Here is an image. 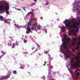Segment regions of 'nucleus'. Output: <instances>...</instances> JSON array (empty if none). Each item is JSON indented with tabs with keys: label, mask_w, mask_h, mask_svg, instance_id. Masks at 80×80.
Here are the masks:
<instances>
[{
	"label": "nucleus",
	"mask_w": 80,
	"mask_h": 80,
	"mask_svg": "<svg viewBox=\"0 0 80 80\" xmlns=\"http://www.w3.org/2000/svg\"><path fill=\"white\" fill-rule=\"evenodd\" d=\"M64 38H62V42L63 43L62 44V45L63 46V48H64L67 49L68 48V47H67L66 46L67 43V42L65 40H70L71 39L70 38H68L67 37V35H65L64 36Z\"/></svg>",
	"instance_id": "obj_1"
},
{
	"label": "nucleus",
	"mask_w": 80,
	"mask_h": 80,
	"mask_svg": "<svg viewBox=\"0 0 80 80\" xmlns=\"http://www.w3.org/2000/svg\"><path fill=\"white\" fill-rule=\"evenodd\" d=\"M9 10V6L8 4H3L0 5V10Z\"/></svg>",
	"instance_id": "obj_2"
},
{
	"label": "nucleus",
	"mask_w": 80,
	"mask_h": 80,
	"mask_svg": "<svg viewBox=\"0 0 80 80\" xmlns=\"http://www.w3.org/2000/svg\"><path fill=\"white\" fill-rule=\"evenodd\" d=\"M78 26H79V23L77 22H74L73 24L71 26V28H76V30H75V31L77 32L78 30Z\"/></svg>",
	"instance_id": "obj_3"
},
{
	"label": "nucleus",
	"mask_w": 80,
	"mask_h": 80,
	"mask_svg": "<svg viewBox=\"0 0 80 80\" xmlns=\"http://www.w3.org/2000/svg\"><path fill=\"white\" fill-rule=\"evenodd\" d=\"M68 22V20L67 19H66L65 21L63 22V23L65 25L66 28H70V25L67 23Z\"/></svg>",
	"instance_id": "obj_4"
},
{
	"label": "nucleus",
	"mask_w": 80,
	"mask_h": 80,
	"mask_svg": "<svg viewBox=\"0 0 80 80\" xmlns=\"http://www.w3.org/2000/svg\"><path fill=\"white\" fill-rule=\"evenodd\" d=\"M9 77H10V76L8 75H7L6 76H2L0 77V80H7V79H8Z\"/></svg>",
	"instance_id": "obj_5"
},
{
	"label": "nucleus",
	"mask_w": 80,
	"mask_h": 80,
	"mask_svg": "<svg viewBox=\"0 0 80 80\" xmlns=\"http://www.w3.org/2000/svg\"><path fill=\"white\" fill-rule=\"evenodd\" d=\"M74 58L76 60V62L77 63V64L79 65L80 63V62H79V61H78V60H80V58H79L78 56H75V57H74Z\"/></svg>",
	"instance_id": "obj_6"
},
{
	"label": "nucleus",
	"mask_w": 80,
	"mask_h": 80,
	"mask_svg": "<svg viewBox=\"0 0 80 80\" xmlns=\"http://www.w3.org/2000/svg\"><path fill=\"white\" fill-rule=\"evenodd\" d=\"M79 48L80 47L79 46H77L76 47V48H74V49L72 48V52H75V51H76V50H80L79 49Z\"/></svg>",
	"instance_id": "obj_7"
},
{
	"label": "nucleus",
	"mask_w": 80,
	"mask_h": 80,
	"mask_svg": "<svg viewBox=\"0 0 80 80\" xmlns=\"http://www.w3.org/2000/svg\"><path fill=\"white\" fill-rule=\"evenodd\" d=\"M77 38H72V41H71V45H74L75 44V42H76Z\"/></svg>",
	"instance_id": "obj_8"
},
{
	"label": "nucleus",
	"mask_w": 80,
	"mask_h": 80,
	"mask_svg": "<svg viewBox=\"0 0 80 80\" xmlns=\"http://www.w3.org/2000/svg\"><path fill=\"white\" fill-rule=\"evenodd\" d=\"M27 31H28H28H26V33L27 34L29 33H30V31H31V29L30 28L29 26L28 27H27Z\"/></svg>",
	"instance_id": "obj_9"
},
{
	"label": "nucleus",
	"mask_w": 80,
	"mask_h": 80,
	"mask_svg": "<svg viewBox=\"0 0 80 80\" xmlns=\"http://www.w3.org/2000/svg\"><path fill=\"white\" fill-rule=\"evenodd\" d=\"M73 66H74V67H75V68H77V67H78V65H73V64H72L70 65V68L71 69H72V68H73Z\"/></svg>",
	"instance_id": "obj_10"
},
{
	"label": "nucleus",
	"mask_w": 80,
	"mask_h": 80,
	"mask_svg": "<svg viewBox=\"0 0 80 80\" xmlns=\"http://www.w3.org/2000/svg\"><path fill=\"white\" fill-rule=\"evenodd\" d=\"M73 19H71V21H70L69 22H68V24L69 25H70L69 26L70 28L72 26H73V25H71V24H70L71 23H73Z\"/></svg>",
	"instance_id": "obj_11"
},
{
	"label": "nucleus",
	"mask_w": 80,
	"mask_h": 80,
	"mask_svg": "<svg viewBox=\"0 0 80 80\" xmlns=\"http://www.w3.org/2000/svg\"><path fill=\"white\" fill-rule=\"evenodd\" d=\"M0 19H1V21H4L5 20V18L2 16H0Z\"/></svg>",
	"instance_id": "obj_12"
},
{
	"label": "nucleus",
	"mask_w": 80,
	"mask_h": 80,
	"mask_svg": "<svg viewBox=\"0 0 80 80\" xmlns=\"http://www.w3.org/2000/svg\"><path fill=\"white\" fill-rule=\"evenodd\" d=\"M31 20H32V17H33L32 20H36L37 19V18H34L33 17V14L31 15Z\"/></svg>",
	"instance_id": "obj_13"
},
{
	"label": "nucleus",
	"mask_w": 80,
	"mask_h": 80,
	"mask_svg": "<svg viewBox=\"0 0 80 80\" xmlns=\"http://www.w3.org/2000/svg\"><path fill=\"white\" fill-rule=\"evenodd\" d=\"M75 72H77V73H76V74H75V76L76 77H77L79 76V75H80L79 74V72H77V71H75Z\"/></svg>",
	"instance_id": "obj_14"
},
{
	"label": "nucleus",
	"mask_w": 80,
	"mask_h": 80,
	"mask_svg": "<svg viewBox=\"0 0 80 80\" xmlns=\"http://www.w3.org/2000/svg\"><path fill=\"white\" fill-rule=\"evenodd\" d=\"M41 27H42L41 26H40V25H38V26H37V28L38 30H40V28H41Z\"/></svg>",
	"instance_id": "obj_15"
},
{
	"label": "nucleus",
	"mask_w": 80,
	"mask_h": 80,
	"mask_svg": "<svg viewBox=\"0 0 80 80\" xmlns=\"http://www.w3.org/2000/svg\"><path fill=\"white\" fill-rule=\"evenodd\" d=\"M36 29V28L35 27L32 26L31 27V29L32 30H35Z\"/></svg>",
	"instance_id": "obj_16"
},
{
	"label": "nucleus",
	"mask_w": 80,
	"mask_h": 80,
	"mask_svg": "<svg viewBox=\"0 0 80 80\" xmlns=\"http://www.w3.org/2000/svg\"><path fill=\"white\" fill-rule=\"evenodd\" d=\"M65 56L67 57V58H70V57L69 56V55L68 54V53H67L65 54Z\"/></svg>",
	"instance_id": "obj_17"
},
{
	"label": "nucleus",
	"mask_w": 80,
	"mask_h": 80,
	"mask_svg": "<svg viewBox=\"0 0 80 80\" xmlns=\"http://www.w3.org/2000/svg\"><path fill=\"white\" fill-rule=\"evenodd\" d=\"M74 59H75V58L71 59L70 61V63H72V64H73V60Z\"/></svg>",
	"instance_id": "obj_18"
},
{
	"label": "nucleus",
	"mask_w": 80,
	"mask_h": 80,
	"mask_svg": "<svg viewBox=\"0 0 80 80\" xmlns=\"http://www.w3.org/2000/svg\"><path fill=\"white\" fill-rule=\"evenodd\" d=\"M78 46H79L80 45V39H78Z\"/></svg>",
	"instance_id": "obj_19"
},
{
	"label": "nucleus",
	"mask_w": 80,
	"mask_h": 80,
	"mask_svg": "<svg viewBox=\"0 0 80 80\" xmlns=\"http://www.w3.org/2000/svg\"><path fill=\"white\" fill-rule=\"evenodd\" d=\"M15 44L14 43L12 44V48H15Z\"/></svg>",
	"instance_id": "obj_20"
},
{
	"label": "nucleus",
	"mask_w": 80,
	"mask_h": 80,
	"mask_svg": "<svg viewBox=\"0 0 80 80\" xmlns=\"http://www.w3.org/2000/svg\"><path fill=\"white\" fill-rule=\"evenodd\" d=\"M6 13L7 14V15H8L9 14V12L8 10H5Z\"/></svg>",
	"instance_id": "obj_21"
},
{
	"label": "nucleus",
	"mask_w": 80,
	"mask_h": 80,
	"mask_svg": "<svg viewBox=\"0 0 80 80\" xmlns=\"http://www.w3.org/2000/svg\"><path fill=\"white\" fill-rule=\"evenodd\" d=\"M13 74H17V71H13Z\"/></svg>",
	"instance_id": "obj_22"
},
{
	"label": "nucleus",
	"mask_w": 80,
	"mask_h": 80,
	"mask_svg": "<svg viewBox=\"0 0 80 80\" xmlns=\"http://www.w3.org/2000/svg\"><path fill=\"white\" fill-rule=\"evenodd\" d=\"M62 31H65V27H63L62 28Z\"/></svg>",
	"instance_id": "obj_23"
},
{
	"label": "nucleus",
	"mask_w": 80,
	"mask_h": 80,
	"mask_svg": "<svg viewBox=\"0 0 80 80\" xmlns=\"http://www.w3.org/2000/svg\"><path fill=\"white\" fill-rule=\"evenodd\" d=\"M77 8H78V9L77 10H79V9L80 8V6H78L77 7Z\"/></svg>",
	"instance_id": "obj_24"
},
{
	"label": "nucleus",
	"mask_w": 80,
	"mask_h": 80,
	"mask_svg": "<svg viewBox=\"0 0 80 80\" xmlns=\"http://www.w3.org/2000/svg\"><path fill=\"white\" fill-rule=\"evenodd\" d=\"M23 41L24 43H27V40H26V39H24L23 40Z\"/></svg>",
	"instance_id": "obj_25"
},
{
	"label": "nucleus",
	"mask_w": 80,
	"mask_h": 80,
	"mask_svg": "<svg viewBox=\"0 0 80 80\" xmlns=\"http://www.w3.org/2000/svg\"><path fill=\"white\" fill-rule=\"evenodd\" d=\"M28 25H32V24H31V23H30V22H29L28 23Z\"/></svg>",
	"instance_id": "obj_26"
},
{
	"label": "nucleus",
	"mask_w": 80,
	"mask_h": 80,
	"mask_svg": "<svg viewBox=\"0 0 80 80\" xmlns=\"http://www.w3.org/2000/svg\"><path fill=\"white\" fill-rule=\"evenodd\" d=\"M36 26H37V23L33 24V27H36Z\"/></svg>",
	"instance_id": "obj_27"
},
{
	"label": "nucleus",
	"mask_w": 80,
	"mask_h": 80,
	"mask_svg": "<svg viewBox=\"0 0 80 80\" xmlns=\"http://www.w3.org/2000/svg\"><path fill=\"white\" fill-rule=\"evenodd\" d=\"M78 23H79V25H80V19H78Z\"/></svg>",
	"instance_id": "obj_28"
},
{
	"label": "nucleus",
	"mask_w": 80,
	"mask_h": 80,
	"mask_svg": "<svg viewBox=\"0 0 80 80\" xmlns=\"http://www.w3.org/2000/svg\"><path fill=\"white\" fill-rule=\"evenodd\" d=\"M1 53H2L3 54V55H4V54H5V53L4 52H3V51H2L1 52Z\"/></svg>",
	"instance_id": "obj_29"
},
{
	"label": "nucleus",
	"mask_w": 80,
	"mask_h": 80,
	"mask_svg": "<svg viewBox=\"0 0 80 80\" xmlns=\"http://www.w3.org/2000/svg\"><path fill=\"white\" fill-rule=\"evenodd\" d=\"M45 32L46 33H47V29H46L45 31Z\"/></svg>",
	"instance_id": "obj_30"
},
{
	"label": "nucleus",
	"mask_w": 80,
	"mask_h": 80,
	"mask_svg": "<svg viewBox=\"0 0 80 80\" xmlns=\"http://www.w3.org/2000/svg\"><path fill=\"white\" fill-rule=\"evenodd\" d=\"M15 43L17 45H18V42H15Z\"/></svg>",
	"instance_id": "obj_31"
},
{
	"label": "nucleus",
	"mask_w": 80,
	"mask_h": 80,
	"mask_svg": "<svg viewBox=\"0 0 80 80\" xmlns=\"http://www.w3.org/2000/svg\"><path fill=\"white\" fill-rule=\"evenodd\" d=\"M25 7L22 8V9H23L24 10H25Z\"/></svg>",
	"instance_id": "obj_32"
},
{
	"label": "nucleus",
	"mask_w": 80,
	"mask_h": 80,
	"mask_svg": "<svg viewBox=\"0 0 80 80\" xmlns=\"http://www.w3.org/2000/svg\"><path fill=\"white\" fill-rule=\"evenodd\" d=\"M15 8V10H19V9H17L16 8Z\"/></svg>",
	"instance_id": "obj_33"
},
{
	"label": "nucleus",
	"mask_w": 80,
	"mask_h": 80,
	"mask_svg": "<svg viewBox=\"0 0 80 80\" xmlns=\"http://www.w3.org/2000/svg\"><path fill=\"white\" fill-rule=\"evenodd\" d=\"M68 35H70V32H68Z\"/></svg>",
	"instance_id": "obj_34"
},
{
	"label": "nucleus",
	"mask_w": 80,
	"mask_h": 80,
	"mask_svg": "<svg viewBox=\"0 0 80 80\" xmlns=\"http://www.w3.org/2000/svg\"><path fill=\"white\" fill-rule=\"evenodd\" d=\"M45 51L44 52V53H46V54H47V52H45V51Z\"/></svg>",
	"instance_id": "obj_35"
},
{
	"label": "nucleus",
	"mask_w": 80,
	"mask_h": 80,
	"mask_svg": "<svg viewBox=\"0 0 80 80\" xmlns=\"http://www.w3.org/2000/svg\"><path fill=\"white\" fill-rule=\"evenodd\" d=\"M21 68V69H23V68H24V67H23L22 68Z\"/></svg>",
	"instance_id": "obj_36"
},
{
	"label": "nucleus",
	"mask_w": 80,
	"mask_h": 80,
	"mask_svg": "<svg viewBox=\"0 0 80 80\" xmlns=\"http://www.w3.org/2000/svg\"><path fill=\"white\" fill-rule=\"evenodd\" d=\"M37 0H34V2H36Z\"/></svg>",
	"instance_id": "obj_37"
},
{
	"label": "nucleus",
	"mask_w": 80,
	"mask_h": 80,
	"mask_svg": "<svg viewBox=\"0 0 80 80\" xmlns=\"http://www.w3.org/2000/svg\"><path fill=\"white\" fill-rule=\"evenodd\" d=\"M61 52H63V51H62V50H61Z\"/></svg>",
	"instance_id": "obj_38"
},
{
	"label": "nucleus",
	"mask_w": 80,
	"mask_h": 80,
	"mask_svg": "<svg viewBox=\"0 0 80 80\" xmlns=\"http://www.w3.org/2000/svg\"><path fill=\"white\" fill-rule=\"evenodd\" d=\"M8 20H9V21H10V20L9 19H8Z\"/></svg>",
	"instance_id": "obj_39"
},
{
	"label": "nucleus",
	"mask_w": 80,
	"mask_h": 80,
	"mask_svg": "<svg viewBox=\"0 0 80 80\" xmlns=\"http://www.w3.org/2000/svg\"><path fill=\"white\" fill-rule=\"evenodd\" d=\"M8 45H10V43H8Z\"/></svg>",
	"instance_id": "obj_40"
},
{
	"label": "nucleus",
	"mask_w": 80,
	"mask_h": 80,
	"mask_svg": "<svg viewBox=\"0 0 80 80\" xmlns=\"http://www.w3.org/2000/svg\"><path fill=\"white\" fill-rule=\"evenodd\" d=\"M76 36H77V35H76V34H75V37H76Z\"/></svg>",
	"instance_id": "obj_41"
},
{
	"label": "nucleus",
	"mask_w": 80,
	"mask_h": 80,
	"mask_svg": "<svg viewBox=\"0 0 80 80\" xmlns=\"http://www.w3.org/2000/svg\"><path fill=\"white\" fill-rule=\"evenodd\" d=\"M33 48H32V50H33Z\"/></svg>",
	"instance_id": "obj_42"
},
{
	"label": "nucleus",
	"mask_w": 80,
	"mask_h": 80,
	"mask_svg": "<svg viewBox=\"0 0 80 80\" xmlns=\"http://www.w3.org/2000/svg\"><path fill=\"white\" fill-rule=\"evenodd\" d=\"M1 58V57H0V59Z\"/></svg>",
	"instance_id": "obj_43"
},
{
	"label": "nucleus",
	"mask_w": 80,
	"mask_h": 80,
	"mask_svg": "<svg viewBox=\"0 0 80 80\" xmlns=\"http://www.w3.org/2000/svg\"><path fill=\"white\" fill-rule=\"evenodd\" d=\"M52 80H54V79H52Z\"/></svg>",
	"instance_id": "obj_44"
},
{
	"label": "nucleus",
	"mask_w": 80,
	"mask_h": 80,
	"mask_svg": "<svg viewBox=\"0 0 80 80\" xmlns=\"http://www.w3.org/2000/svg\"><path fill=\"white\" fill-rule=\"evenodd\" d=\"M60 33H62V32H61V31H60Z\"/></svg>",
	"instance_id": "obj_45"
},
{
	"label": "nucleus",
	"mask_w": 80,
	"mask_h": 80,
	"mask_svg": "<svg viewBox=\"0 0 80 80\" xmlns=\"http://www.w3.org/2000/svg\"><path fill=\"white\" fill-rule=\"evenodd\" d=\"M16 26H15V27H16Z\"/></svg>",
	"instance_id": "obj_46"
},
{
	"label": "nucleus",
	"mask_w": 80,
	"mask_h": 80,
	"mask_svg": "<svg viewBox=\"0 0 80 80\" xmlns=\"http://www.w3.org/2000/svg\"><path fill=\"white\" fill-rule=\"evenodd\" d=\"M43 65H44V66L45 65V64H44Z\"/></svg>",
	"instance_id": "obj_47"
},
{
	"label": "nucleus",
	"mask_w": 80,
	"mask_h": 80,
	"mask_svg": "<svg viewBox=\"0 0 80 80\" xmlns=\"http://www.w3.org/2000/svg\"><path fill=\"white\" fill-rule=\"evenodd\" d=\"M14 25H15V24H14Z\"/></svg>",
	"instance_id": "obj_48"
},
{
	"label": "nucleus",
	"mask_w": 80,
	"mask_h": 80,
	"mask_svg": "<svg viewBox=\"0 0 80 80\" xmlns=\"http://www.w3.org/2000/svg\"><path fill=\"white\" fill-rule=\"evenodd\" d=\"M32 5H31V6H32Z\"/></svg>",
	"instance_id": "obj_49"
},
{
	"label": "nucleus",
	"mask_w": 80,
	"mask_h": 80,
	"mask_svg": "<svg viewBox=\"0 0 80 80\" xmlns=\"http://www.w3.org/2000/svg\"><path fill=\"white\" fill-rule=\"evenodd\" d=\"M32 10H33V9H32Z\"/></svg>",
	"instance_id": "obj_50"
},
{
	"label": "nucleus",
	"mask_w": 80,
	"mask_h": 80,
	"mask_svg": "<svg viewBox=\"0 0 80 80\" xmlns=\"http://www.w3.org/2000/svg\"><path fill=\"white\" fill-rule=\"evenodd\" d=\"M18 29H19V28H18Z\"/></svg>",
	"instance_id": "obj_51"
},
{
	"label": "nucleus",
	"mask_w": 80,
	"mask_h": 80,
	"mask_svg": "<svg viewBox=\"0 0 80 80\" xmlns=\"http://www.w3.org/2000/svg\"><path fill=\"white\" fill-rule=\"evenodd\" d=\"M21 10V9H19V10Z\"/></svg>",
	"instance_id": "obj_52"
},
{
	"label": "nucleus",
	"mask_w": 80,
	"mask_h": 80,
	"mask_svg": "<svg viewBox=\"0 0 80 80\" xmlns=\"http://www.w3.org/2000/svg\"><path fill=\"white\" fill-rule=\"evenodd\" d=\"M31 13V14H32V13Z\"/></svg>",
	"instance_id": "obj_53"
},
{
	"label": "nucleus",
	"mask_w": 80,
	"mask_h": 80,
	"mask_svg": "<svg viewBox=\"0 0 80 80\" xmlns=\"http://www.w3.org/2000/svg\"><path fill=\"white\" fill-rule=\"evenodd\" d=\"M12 46V45H10V46Z\"/></svg>",
	"instance_id": "obj_54"
},
{
	"label": "nucleus",
	"mask_w": 80,
	"mask_h": 80,
	"mask_svg": "<svg viewBox=\"0 0 80 80\" xmlns=\"http://www.w3.org/2000/svg\"><path fill=\"white\" fill-rule=\"evenodd\" d=\"M61 57H62V56H61Z\"/></svg>",
	"instance_id": "obj_55"
}]
</instances>
